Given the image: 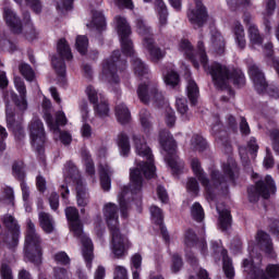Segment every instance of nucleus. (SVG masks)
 Returning <instances> with one entry per match:
<instances>
[{
  "mask_svg": "<svg viewBox=\"0 0 279 279\" xmlns=\"http://www.w3.org/2000/svg\"><path fill=\"white\" fill-rule=\"evenodd\" d=\"M198 53L195 54V49L189 39H181L179 43V51L184 53L189 60L193 63L195 69H199V62L202 66L211 75L213 82L217 88H229L230 82H233L234 86H245V74L241 70H234L233 72L228 66L214 62L208 65V56L204 49V41L199 40L197 44ZM199 60V61H197Z\"/></svg>",
  "mask_w": 279,
  "mask_h": 279,
  "instance_id": "obj_1",
  "label": "nucleus"
},
{
  "mask_svg": "<svg viewBox=\"0 0 279 279\" xmlns=\"http://www.w3.org/2000/svg\"><path fill=\"white\" fill-rule=\"evenodd\" d=\"M133 143L135 145L136 154L140 155L141 158H144V160L140 161L136 168L131 169L130 187L124 186L118 196L121 215L124 218L128 217V202L130 195H141V191H143V175L147 180H151V178H155L156 175L154 154H151V148L147 146L145 137L134 134Z\"/></svg>",
  "mask_w": 279,
  "mask_h": 279,
  "instance_id": "obj_2",
  "label": "nucleus"
},
{
  "mask_svg": "<svg viewBox=\"0 0 279 279\" xmlns=\"http://www.w3.org/2000/svg\"><path fill=\"white\" fill-rule=\"evenodd\" d=\"M191 167L194 175H196L202 186H204L207 194V199L210 201L215 199V195H217V193H228V182H234V178L239 173L236 161H234L232 158H229L228 161L223 163V174H221V172L218 170L211 171V180H208V177H206L204 169H202L199 159H192Z\"/></svg>",
  "mask_w": 279,
  "mask_h": 279,
  "instance_id": "obj_3",
  "label": "nucleus"
},
{
  "mask_svg": "<svg viewBox=\"0 0 279 279\" xmlns=\"http://www.w3.org/2000/svg\"><path fill=\"white\" fill-rule=\"evenodd\" d=\"M104 217L107 221L111 234V250L116 258L128 256V250L132 243L128 236L119 231V207L114 203H107L102 208Z\"/></svg>",
  "mask_w": 279,
  "mask_h": 279,
  "instance_id": "obj_4",
  "label": "nucleus"
},
{
  "mask_svg": "<svg viewBox=\"0 0 279 279\" xmlns=\"http://www.w3.org/2000/svg\"><path fill=\"white\" fill-rule=\"evenodd\" d=\"M116 23L122 52L124 56H130V58H132L131 62L135 75H138L140 77L148 75L149 68L147 64H145V62H143L138 57L134 56V44H132V39H130L132 28L130 27V24H128V20H125V17L116 16Z\"/></svg>",
  "mask_w": 279,
  "mask_h": 279,
  "instance_id": "obj_5",
  "label": "nucleus"
},
{
  "mask_svg": "<svg viewBox=\"0 0 279 279\" xmlns=\"http://www.w3.org/2000/svg\"><path fill=\"white\" fill-rule=\"evenodd\" d=\"M65 217L70 223V230L73 232L76 239L81 240L83 245V257L86 263L87 269L93 268V241H90L87 235L84 233V225L80 220V211L75 207L65 208Z\"/></svg>",
  "mask_w": 279,
  "mask_h": 279,
  "instance_id": "obj_6",
  "label": "nucleus"
},
{
  "mask_svg": "<svg viewBox=\"0 0 279 279\" xmlns=\"http://www.w3.org/2000/svg\"><path fill=\"white\" fill-rule=\"evenodd\" d=\"M24 260L33 263V265H40L43 263V239L36 232V226L32 219L26 221Z\"/></svg>",
  "mask_w": 279,
  "mask_h": 279,
  "instance_id": "obj_7",
  "label": "nucleus"
},
{
  "mask_svg": "<svg viewBox=\"0 0 279 279\" xmlns=\"http://www.w3.org/2000/svg\"><path fill=\"white\" fill-rule=\"evenodd\" d=\"M159 143L163 150L167 153L165 160L168 162L173 175H180L182 169H184V161L178 157L175 151L178 145H175V140L173 135L168 131H162L159 134Z\"/></svg>",
  "mask_w": 279,
  "mask_h": 279,
  "instance_id": "obj_8",
  "label": "nucleus"
},
{
  "mask_svg": "<svg viewBox=\"0 0 279 279\" xmlns=\"http://www.w3.org/2000/svg\"><path fill=\"white\" fill-rule=\"evenodd\" d=\"M136 27L140 36H143V45L147 49L153 62H160L167 56V50L154 45V34L151 33V27L147 25V22L142 17H137Z\"/></svg>",
  "mask_w": 279,
  "mask_h": 279,
  "instance_id": "obj_9",
  "label": "nucleus"
},
{
  "mask_svg": "<svg viewBox=\"0 0 279 279\" xmlns=\"http://www.w3.org/2000/svg\"><path fill=\"white\" fill-rule=\"evenodd\" d=\"M128 66V61L121 59V51L116 50L102 64V77L110 84H119V70L123 71Z\"/></svg>",
  "mask_w": 279,
  "mask_h": 279,
  "instance_id": "obj_10",
  "label": "nucleus"
},
{
  "mask_svg": "<svg viewBox=\"0 0 279 279\" xmlns=\"http://www.w3.org/2000/svg\"><path fill=\"white\" fill-rule=\"evenodd\" d=\"M57 51L60 57H52V66L60 82H65L66 64H64V60H73V53H71V47H69L66 39L61 38L58 41Z\"/></svg>",
  "mask_w": 279,
  "mask_h": 279,
  "instance_id": "obj_11",
  "label": "nucleus"
},
{
  "mask_svg": "<svg viewBox=\"0 0 279 279\" xmlns=\"http://www.w3.org/2000/svg\"><path fill=\"white\" fill-rule=\"evenodd\" d=\"M65 167L71 180L76 184L77 206H80V208H86V206H88V202H90V194H88V190H86V185H84L82 175L80 174L77 167H75L72 161H68Z\"/></svg>",
  "mask_w": 279,
  "mask_h": 279,
  "instance_id": "obj_12",
  "label": "nucleus"
},
{
  "mask_svg": "<svg viewBox=\"0 0 279 279\" xmlns=\"http://www.w3.org/2000/svg\"><path fill=\"white\" fill-rule=\"evenodd\" d=\"M247 193L251 203L258 202L260 197L269 199L276 193V183L271 175H266L265 179L257 181L255 186H250Z\"/></svg>",
  "mask_w": 279,
  "mask_h": 279,
  "instance_id": "obj_13",
  "label": "nucleus"
},
{
  "mask_svg": "<svg viewBox=\"0 0 279 279\" xmlns=\"http://www.w3.org/2000/svg\"><path fill=\"white\" fill-rule=\"evenodd\" d=\"M248 74L253 84L255 86V90L257 93H266L269 97L274 99H278L279 97V88L274 85H267V81L265 80V74L256 64H252L248 66Z\"/></svg>",
  "mask_w": 279,
  "mask_h": 279,
  "instance_id": "obj_14",
  "label": "nucleus"
},
{
  "mask_svg": "<svg viewBox=\"0 0 279 279\" xmlns=\"http://www.w3.org/2000/svg\"><path fill=\"white\" fill-rule=\"evenodd\" d=\"M244 271L248 279H279V264H269L265 270L258 266H254V262L243 260ZM268 276V277H267Z\"/></svg>",
  "mask_w": 279,
  "mask_h": 279,
  "instance_id": "obj_15",
  "label": "nucleus"
},
{
  "mask_svg": "<svg viewBox=\"0 0 279 279\" xmlns=\"http://www.w3.org/2000/svg\"><path fill=\"white\" fill-rule=\"evenodd\" d=\"M137 96L142 104H149L150 101L157 106L165 104V96L158 90V84L151 83L150 81L138 85Z\"/></svg>",
  "mask_w": 279,
  "mask_h": 279,
  "instance_id": "obj_16",
  "label": "nucleus"
},
{
  "mask_svg": "<svg viewBox=\"0 0 279 279\" xmlns=\"http://www.w3.org/2000/svg\"><path fill=\"white\" fill-rule=\"evenodd\" d=\"M28 130L31 134V143L35 151L44 154L45 141H47V137L45 135V125L43 124V121L37 117L33 118L28 125Z\"/></svg>",
  "mask_w": 279,
  "mask_h": 279,
  "instance_id": "obj_17",
  "label": "nucleus"
},
{
  "mask_svg": "<svg viewBox=\"0 0 279 279\" xmlns=\"http://www.w3.org/2000/svg\"><path fill=\"white\" fill-rule=\"evenodd\" d=\"M196 5V10H190L187 12L189 21L194 27H203L208 21V12L206 11V7L202 4V0H194Z\"/></svg>",
  "mask_w": 279,
  "mask_h": 279,
  "instance_id": "obj_18",
  "label": "nucleus"
},
{
  "mask_svg": "<svg viewBox=\"0 0 279 279\" xmlns=\"http://www.w3.org/2000/svg\"><path fill=\"white\" fill-rule=\"evenodd\" d=\"M221 122H219V118H215V124L211 126V134L215 135L218 145L225 147V151L230 154L232 151V145H230V140L228 138V133L223 131Z\"/></svg>",
  "mask_w": 279,
  "mask_h": 279,
  "instance_id": "obj_19",
  "label": "nucleus"
},
{
  "mask_svg": "<svg viewBox=\"0 0 279 279\" xmlns=\"http://www.w3.org/2000/svg\"><path fill=\"white\" fill-rule=\"evenodd\" d=\"M255 240L262 252H265V254H267L270 258H276V253L274 252V242L267 232L258 231Z\"/></svg>",
  "mask_w": 279,
  "mask_h": 279,
  "instance_id": "obj_20",
  "label": "nucleus"
},
{
  "mask_svg": "<svg viewBox=\"0 0 279 279\" xmlns=\"http://www.w3.org/2000/svg\"><path fill=\"white\" fill-rule=\"evenodd\" d=\"M211 248L214 250L215 254H219V252H221L223 263L222 269L227 278H234V266H232V259L228 257V251L221 250V245H219V242H211Z\"/></svg>",
  "mask_w": 279,
  "mask_h": 279,
  "instance_id": "obj_21",
  "label": "nucleus"
},
{
  "mask_svg": "<svg viewBox=\"0 0 279 279\" xmlns=\"http://www.w3.org/2000/svg\"><path fill=\"white\" fill-rule=\"evenodd\" d=\"M15 88L20 94L21 99L15 100V106L21 110V112H25L27 110V88L25 87V82L20 76L14 77Z\"/></svg>",
  "mask_w": 279,
  "mask_h": 279,
  "instance_id": "obj_22",
  "label": "nucleus"
},
{
  "mask_svg": "<svg viewBox=\"0 0 279 279\" xmlns=\"http://www.w3.org/2000/svg\"><path fill=\"white\" fill-rule=\"evenodd\" d=\"M44 119L52 132H59L60 125H66V116L62 111L57 112L56 121L53 120V116L48 111L44 113Z\"/></svg>",
  "mask_w": 279,
  "mask_h": 279,
  "instance_id": "obj_23",
  "label": "nucleus"
},
{
  "mask_svg": "<svg viewBox=\"0 0 279 279\" xmlns=\"http://www.w3.org/2000/svg\"><path fill=\"white\" fill-rule=\"evenodd\" d=\"M4 19L13 34H21L23 32V23L21 22V19H19L16 13L8 7L4 8Z\"/></svg>",
  "mask_w": 279,
  "mask_h": 279,
  "instance_id": "obj_24",
  "label": "nucleus"
},
{
  "mask_svg": "<svg viewBox=\"0 0 279 279\" xmlns=\"http://www.w3.org/2000/svg\"><path fill=\"white\" fill-rule=\"evenodd\" d=\"M150 215L154 223L159 226L165 241H169V232H167V228H165V226L162 225V219H165V216L162 215V209H160V207L158 206H151Z\"/></svg>",
  "mask_w": 279,
  "mask_h": 279,
  "instance_id": "obj_25",
  "label": "nucleus"
},
{
  "mask_svg": "<svg viewBox=\"0 0 279 279\" xmlns=\"http://www.w3.org/2000/svg\"><path fill=\"white\" fill-rule=\"evenodd\" d=\"M39 225L41 230L46 232V234H51L56 230V221L53 220V217L45 211H40L38 214Z\"/></svg>",
  "mask_w": 279,
  "mask_h": 279,
  "instance_id": "obj_26",
  "label": "nucleus"
},
{
  "mask_svg": "<svg viewBox=\"0 0 279 279\" xmlns=\"http://www.w3.org/2000/svg\"><path fill=\"white\" fill-rule=\"evenodd\" d=\"M185 76H186V82H187V86H186L187 97H189L192 106H195V104H197V99L199 97V87H197V83H195V81L191 77L190 72H187L185 74Z\"/></svg>",
  "mask_w": 279,
  "mask_h": 279,
  "instance_id": "obj_27",
  "label": "nucleus"
},
{
  "mask_svg": "<svg viewBox=\"0 0 279 279\" xmlns=\"http://www.w3.org/2000/svg\"><path fill=\"white\" fill-rule=\"evenodd\" d=\"M217 211L219 215L218 225L222 232H228L232 226V215H230V210L221 209V207L217 206Z\"/></svg>",
  "mask_w": 279,
  "mask_h": 279,
  "instance_id": "obj_28",
  "label": "nucleus"
},
{
  "mask_svg": "<svg viewBox=\"0 0 279 279\" xmlns=\"http://www.w3.org/2000/svg\"><path fill=\"white\" fill-rule=\"evenodd\" d=\"M100 173V185L104 191H110L111 180L110 175H112V168L108 163L99 166Z\"/></svg>",
  "mask_w": 279,
  "mask_h": 279,
  "instance_id": "obj_29",
  "label": "nucleus"
},
{
  "mask_svg": "<svg viewBox=\"0 0 279 279\" xmlns=\"http://www.w3.org/2000/svg\"><path fill=\"white\" fill-rule=\"evenodd\" d=\"M1 239L4 245L9 250H15V247H19V239H21V230L7 231L5 233L1 234Z\"/></svg>",
  "mask_w": 279,
  "mask_h": 279,
  "instance_id": "obj_30",
  "label": "nucleus"
},
{
  "mask_svg": "<svg viewBox=\"0 0 279 279\" xmlns=\"http://www.w3.org/2000/svg\"><path fill=\"white\" fill-rule=\"evenodd\" d=\"M140 123L145 134H149L151 132L154 128V118H151V113L147 109H142L140 111Z\"/></svg>",
  "mask_w": 279,
  "mask_h": 279,
  "instance_id": "obj_31",
  "label": "nucleus"
},
{
  "mask_svg": "<svg viewBox=\"0 0 279 279\" xmlns=\"http://www.w3.org/2000/svg\"><path fill=\"white\" fill-rule=\"evenodd\" d=\"M93 106L95 114L100 119H106V117H110V105H108V100L104 98V95H100V100Z\"/></svg>",
  "mask_w": 279,
  "mask_h": 279,
  "instance_id": "obj_32",
  "label": "nucleus"
},
{
  "mask_svg": "<svg viewBox=\"0 0 279 279\" xmlns=\"http://www.w3.org/2000/svg\"><path fill=\"white\" fill-rule=\"evenodd\" d=\"M233 34L235 38V43L239 49H245L247 41L245 40V29L240 22H235L233 25Z\"/></svg>",
  "mask_w": 279,
  "mask_h": 279,
  "instance_id": "obj_33",
  "label": "nucleus"
},
{
  "mask_svg": "<svg viewBox=\"0 0 279 279\" xmlns=\"http://www.w3.org/2000/svg\"><path fill=\"white\" fill-rule=\"evenodd\" d=\"M16 97L14 92L4 93V99L7 101V124L8 128H14V110L12 106H10V99H14Z\"/></svg>",
  "mask_w": 279,
  "mask_h": 279,
  "instance_id": "obj_34",
  "label": "nucleus"
},
{
  "mask_svg": "<svg viewBox=\"0 0 279 279\" xmlns=\"http://www.w3.org/2000/svg\"><path fill=\"white\" fill-rule=\"evenodd\" d=\"M163 82L171 88H178L180 86V74L174 70L163 71Z\"/></svg>",
  "mask_w": 279,
  "mask_h": 279,
  "instance_id": "obj_35",
  "label": "nucleus"
},
{
  "mask_svg": "<svg viewBox=\"0 0 279 279\" xmlns=\"http://www.w3.org/2000/svg\"><path fill=\"white\" fill-rule=\"evenodd\" d=\"M116 117L122 125L130 123V119L132 118L130 109H128V106L124 104H120L116 107Z\"/></svg>",
  "mask_w": 279,
  "mask_h": 279,
  "instance_id": "obj_36",
  "label": "nucleus"
},
{
  "mask_svg": "<svg viewBox=\"0 0 279 279\" xmlns=\"http://www.w3.org/2000/svg\"><path fill=\"white\" fill-rule=\"evenodd\" d=\"M155 10L159 16V25L160 27H165L167 25V16H169V12L167 11V5L162 0H155Z\"/></svg>",
  "mask_w": 279,
  "mask_h": 279,
  "instance_id": "obj_37",
  "label": "nucleus"
},
{
  "mask_svg": "<svg viewBox=\"0 0 279 279\" xmlns=\"http://www.w3.org/2000/svg\"><path fill=\"white\" fill-rule=\"evenodd\" d=\"M247 32H248V40L252 47H254L255 45L257 46L263 45V35H260V31H258V26H256L255 24H250Z\"/></svg>",
  "mask_w": 279,
  "mask_h": 279,
  "instance_id": "obj_38",
  "label": "nucleus"
},
{
  "mask_svg": "<svg viewBox=\"0 0 279 279\" xmlns=\"http://www.w3.org/2000/svg\"><path fill=\"white\" fill-rule=\"evenodd\" d=\"M82 160L85 165V171L88 175H95V163L93 162V158L90 157V153L86 149L81 151Z\"/></svg>",
  "mask_w": 279,
  "mask_h": 279,
  "instance_id": "obj_39",
  "label": "nucleus"
},
{
  "mask_svg": "<svg viewBox=\"0 0 279 279\" xmlns=\"http://www.w3.org/2000/svg\"><path fill=\"white\" fill-rule=\"evenodd\" d=\"M24 21H26V25L24 26V36L27 40H34L37 34L34 24L29 23V12H24L23 14Z\"/></svg>",
  "mask_w": 279,
  "mask_h": 279,
  "instance_id": "obj_40",
  "label": "nucleus"
},
{
  "mask_svg": "<svg viewBox=\"0 0 279 279\" xmlns=\"http://www.w3.org/2000/svg\"><path fill=\"white\" fill-rule=\"evenodd\" d=\"M12 175L15 177L19 182H25V163H23V161L13 162Z\"/></svg>",
  "mask_w": 279,
  "mask_h": 279,
  "instance_id": "obj_41",
  "label": "nucleus"
},
{
  "mask_svg": "<svg viewBox=\"0 0 279 279\" xmlns=\"http://www.w3.org/2000/svg\"><path fill=\"white\" fill-rule=\"evenodd\" d=\"M2 222L8 229V232H16V230H21L16 218H14L12 215H4L2 218Z\"/></svg>",
  "mask_w": 279,
  "mask_h": 279,
  "instance_id": "obj_42",
  "label": "nucleus"
},
{
  "mask_svg": "<svg viewBox=\"0 0 279 279\" xmlns=\"http://www.w3.org/2000/svg\"><path fill=\"white\" fill-rule=\"evenodd\" d=\"M118 146L122 156H128L130 154V137L125 133H121L118 136Z\"/></svg>",
  "mask_w": 279,
  "mask_h": 279,
  "instance_id": "obj_43",
  "label": "nucleus"
},
{
  "mask_svg": "<svg viewBox=\"0 0 279 279\" xmlns=\"http://www.w3.org/2000/svg\"><path fill=\"white\" fill-rule=\"evenodd\" d=\"M93 20L92 25L97 29H104L106 27V17L101 11H92Z\"/></svg>",
  "mask_w": 279,
  "mask_h": 279,
  "instance_id": "obj_44",
  "label": "nucleus"
},
{
  "mask_svg": "<svg viewBox=\"0 0 279 279\" xmlns=\"http://www.w3.org/2000/svg\"><path fill=\"white\" fill-rule=\"evenodd\" d=\"M211 43L217 53H223V47H226V43L223 41V36H221V33H216L213 35Z\"/></svg>",
  "mask_w": 279,
  "mask_h": 279,
  "instance_id": "obj_45",
  "label": "nucleus"
},
{
  "mask_svg": "<svg viewBox=\"0 0 279 279\" xmlns=\"http://www.w3.org/2000/svg\"><path fill=\"white\" fill-rule=\"evenodd\" d=\"M76 49L81 56H85L86 51H88V37L82 35L77 36Z\"/></svg>",
  "mask_w": 279,
  "mask_h": 279,
  "instance_id": "obj_46",
  "label": "nucleus"
},
{
  "mask_svg": "<svg viewBox=\"0 0 279 279\" xmlns=\"http://www.w3.org/2000/svg\"><path fill=\"white\" fill-rule=\"evenodd\" d=\"M192 147L193 149H196L197 151H204V149H206L207 147V143L206 140H204V137H202V135H194L192 137Z\"/></svg>",
  "mask_w": 279,
  "mask_h": 279,
  "instance_id": "obj_47",
  "label": "nucleus"
},
{
  "mask_svg": "<svg viewBox=\"0 0 279 279\" xmlns=\"http://www.w3.org/2000/svg\"><path fill=\"white\" fill-rule=\"evenodd\" d=\"M191 215L195 221H204V208L199 203H194L192 205Z\"/></svg>",
  "mask_w": 279,
  "mask_h": 279,
  "instance_id": "obj_48",
  "label": "nucleus"
},
{
  "mask_svg": "<svg viewBox=\"0 0 279 279\" xmlns=\"http://www.w3.org/2000/svg\"><path fill=\"white\" fill-rule=\"evenodd\" d=\"M85 93L93 105L98 104V101H101V94H99L97 89L93 87V85L87 86Z\"/></svg>",
  "mask_w": 279,
  "mask_h": 279,
  "instance_id": "obj_49",
  "label": "nucleus"
},
{
  "mask_svg": "<svg viewBox=\"0 0 279 279\" xmlns=\"http://www.w3.org/2000/svg\"><path fill=\"white\" fill-rule=\"evenodd\" d=\"M20 73L27 80V82H33L34 81V70L29 64L22 63L20 65Z\"/></svg>",
  "mask_w": 279,
  "mask_h": 279,
  "instance_id": "obj_50",
  "label": "nucleus"
},
{
  "mask_svg": "<svg viewBox=\"0 0 279 279\" xmlns=\"http://www.w3.org/2000/svg\"><path fill=\"white\" fill-rule=\"evenodd\" d=\"M195 243H197V234H195V231L189 229L187 231H185L184 244L187 247H193Z\"/></svg>",
  "mask_w": 279,
  "mask_h": 279,
  "instance_id": "obj_51",
  "label": "nucleus"
},
{
  "mask_svg": "<svg viewBox=\"0 0 279 279\" xmlns=\"http://www.w3.org/2000/svg\"><path fill=\"white\" fill-rule=\"evenodd\" d=\"M269 137L271 141L272 149L279 155V130L274 129L269 131Z\"/></svg>",
  "mask_w": 279,
  "mask_h": 279,
  "instance_id": "obj_52",
  "label": "nucleus"
},
{
  "mask_svg": "<svg viewBox=\"0 0 279 279\" xmlns=\"http://www.w3.org/2000/svg\"><path fill=\"white\" fill-rule=\"evenodd\" d=\"M182 257L178 254H173L172 255V264H171V271L173 274H178V271H180V269H182Z\"/></svg>",
  "mask_w": 279,
  "mask_h": 279,
  "instance_id": "obj_53",
  "label": "nucleus"
},
{
  "mask_svg": "<svg viewBox=\"0 0 279 279\" xmlns=\"http://www.w3.org/2000/svg\"><path fill=\"white\" fill-rule=\"evenodd\" d=\"M186 189L190 191V193L197 195V193H199V183L197 182V179L190 178L186 183Z\"/></svg>",
  "mask_w": 279,
  "mask_h": 279,
  "instance_id": "obj_54",
  "label": "nucleus"
},
{
  "mask_svg": "<svg viewBox=\"0 0 279 279\" xmlns=\"http://www.w3.org/2000/svg\"><path fill=\"white\" fill-rule=\"evenodd\" d=\"M54 133L59 134L62 145H71L73 141V136L71 135V133L60 130L56 131Z\"/></svg>",
  "mask_w": 279,
  "mask_h": 279,
  "instance_id": "obj_55",
  "label": "nucleus"
},
{
  "mask_svg": "<svg viewBox=\"0 0 279 279\" xmlns=\"http://www.w3.org/2000/svg\"><path fill=\"white\" fill-rule=\"evenodd\" d=\"M177 110L183 117L189 112V106L186 105V99L184 98H177Z\"/></svg>",
  "mask_w": 279,
  "mask_h": 279,
  "instance_id": "obj_56",
  "label": "nucleus"
},
{
  "mask_svg": "<svg viewBox=\"0 0 279 279\" xmlns=\"http://www.w3.org/2000/svg\"><path fill=\"white\" fill-rule=\"evenodd\" d=\"M25 2L29 5V8H32L35 14H40V12H43V3L40 0H25Z\"/></svg>",
  "mask_w": 279,
  "mask_h": 279,
  "instance_id": "obj_57",
  "label": "nucleus"
},
{
  "mask_svg": "<svg viewBox=\"0 0 279 279\" xmlns=\"http://www.w3.org/2000/svg\"><path fill=\"white\" fill-rule=\"evenodd\" d=\"M113 274V279H128V269L123 266H116Z\"/></svg>",
  "mask_w": 279,
  "mask_h": 279,
  "instance_id": "obj_58",
  "label": "nucleus"
},
{
  "mask_svg": "<svg viewBox=\"0 0 279 279\" xmlns=\"http://www.w3.org/2000/svg\"><path fill=\"white\" fill-rule=\"evenodd\" d=\"M0 276L2 279H14L12 276V268L8 264H2L0 267Z\"/></svg>",
  "mask_w": 279,
  "mask_h": 279,
  "instance_id": "obj_59",
  "label": "nucleus"
},
{
  "mask_svg": "<svg viewBox=\"0 0 279 279\" xmlns=\"http://www.w3.org/2000/svg\"><path fill=\"white\" fill-rule=\"evenodd\" d=\"M56 263H60L61 265H69L71 263V258L64 252H59L54 255Z\"/></svg>",
  "mask_w": 279,
  "mask_h": 279,
  "instance_id": "obj_60",
  "label": "nucleus"
},
{
  "mask_svg": "<svg viewBox=\"0 0 279 279\" xmlns=\"http://www.w3.org/2000/svg\"><path fill=\"white\" fill-rule=\"evenodd\" d=\"M5 138H8V131L0 125V154L5 151Z\"/></svg>",
  "mask_w": 279,
  "mask_h": 279,
  "instance_id": "obj_61",
  "label": "nucleus"
},
{
  "mask_svg": "<svg viewBox=\"0 0 279 279\" xmlns=\"http://www.w3.org/2000/svg\"><path fill=\"white\" fill-rule=\"evenodd\" d=\"M54 279H69V271L65 268H54L53 269Z\"/></svg>",
  "mask_w": 279,
  "mask_h": 279,
  "instance_id": "obj_62",
  "label": "nucleus"
},
{
  "mask_svg": "<svg viewBox=\"0 0 279 279\" xmlns=\"http://www.w3.org/2000/svg\"><path fill=\"white\" fill-rule=\"evenodd\" d=\"M143 263V257L141 254H135L131 257V269H142L141 265Z\"/></svg>",
  "mask_w": 279,
  "mask_h": 279,
  "instance_id": "obj_63",
  "label": "nucleus"
},
{
  "mask_svg": "<svg viewBox=\"0 0 279 279\" xmlns=\"http://www.w3.org/2000/svg\"><path fill=\"white\" fill-rule=\"evenodd\" d=\"M269 230L277 236V239H279V219L269 220Z\"/></svg>",
  "mask_w": 279,
  "mask_h": 279,
  "instance_id": "obj_64",
  "label": "nucleus"
}]
</instances>
